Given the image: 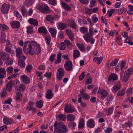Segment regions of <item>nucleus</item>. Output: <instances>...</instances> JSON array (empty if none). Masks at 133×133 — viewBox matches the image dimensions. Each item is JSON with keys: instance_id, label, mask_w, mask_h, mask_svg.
<instances>
[{"instance_id": "nucleus-41", "label": "nucleus", "mask_w": 133, "mask_h": 133, "mask_svg": "<svg viewBox=\"0 0 133 133\" xmlns=\"http://www.w3.org/2000/svg\"><path fill=\"white\" fill-rule=\"evenodd\" d=\"M92 19L93 22L95 23L98 21V19L96 14H94L92 16Z\"/></svg>"}, {"instance_id": "nucleus-53", "label": "nucleus", "mask_w": 133, "mask_h": 133, "mask_svg": "<svg viewBox=\"0 0 133 133\" xmlns=\"http://www.w3.org/2000/svg\"><path fill=\"white\" fill-rule=\"evenodd\" d=\"M129 75H128L125 72L123 78V80L124 82H126L128 80L129 78Z\"/></svg>"}, {"instance_id": "nucleus-60", "label": "nucleus", "mask_w": 133, "mask_h": 133, "mask_svg": "<svg viewBox=\"0 0 133 133\" xmlns=\"http://www.w3.org/2000/svg\"><path fill=\"white\" fill-rule=\"evenodd\" d=\"M124 7L123 6H121L118 10V13L119 14H121L124 12Z\"/></svg>"}, {"instance_id": "nucleus-58", "label": "nucleus", "mask_w": 133, "mask_h": 133, "mask_svg": "<svg viewBox=\"0 0 133 133\" xmlns=\"http://www.w3.org/2000/svg\"><path fill=\"white\" fill-rule=\"evenodd\" d=\"M123 126L125 127H130L132 126V124L131 122H128V123H125L123 124Z\"/></svg>"}, {"instance_id": "nucleus-11", "label": "nucleus", "mask_w": 133, "mask_h": 133, "mask_svg": "<svg viewBox=\"0 0 133 133\" xmlns=\"http://www.w3.org/2000/svg\"><path fill=\"white\" fill-rule=\"evenodd\" d=\"M3 122L6 125H10L12 124L14 122L12 119L7 117H5L3 119Z\"/></svg>"}, {"instance_id": "nucleus-12", "label": "nucleus", "mask_w": 133, "mask_h": 133, "mask_svg": "<svg viewBox=\"0 0 133 133\" xmlns=\"http://www.w3.org/2000/svg\"><path fill=\"white\" fill-rule=\"evenodd\" d=\"M9 8V5L6 4H4L2 6L1 8V11L3 13L6 14L8 12Z\"/></svg>"}, {"instance_id": "nucleus-4", "label": "nucleus", "mask_w": 133, "mask_h": 133, "mask_svg": "<svg viewBox=\"0 0 133 133\" xmlns=\"http://www.w3.org/2000/svg\"><path fill=\"white\" fill-rule=\"evenodd\" d=\"M83 37L87 43H89V42H91V43L92 44H93L94 43L95 39L92 38V36L91 35H90L88 34H87L85 36H83Z\"/></svg>"}, {"instance_id": "nucleus-28", "label": "nucleus", "mask_w": 133, "mask_h": 133, "mask_svg": "<svg viewBox=\"0 0 133 133\" xmlns=\"http://www.w3.org/2000/svg\"><path fill=\"white\" fill-rule=\"evenodd\" d=\"M14 14L16 16L19 20L20 21H21L22 20V16L18 11L17 10L15 11H14Z\"/></svg>"}, {"instance_id": "nucleus-40", "label": "nucleus", "mask_w": 133, "mask_h": 133, "mask_svg": "<svg viewBox=\"0 0 133 133\" xmlns=\"http://www.w3.org/2000/svg\"><path fill=\"white\" fill-rule=\"evenodd\" d=\"M79 49L81 51H83L85 50V48L84 46L79 43H77L76 44Z\"/></svg>"}, {"instance_id": "nucleus-49", "label": "nucleus", "mask_w": 133, "mask_h": 133, "mask_svg": "<svg viewBox=\"0 0 133 133\" xmlns=\"http://www.w3.org/2000/svg\"><path fill=\"white\" fill-rule=\"evenodd\" d=\"M68 125L70 128L73 129L75 128L76 124L75 122H72L70 123Z\"/></svg>"}, {"instance_id": "nucleus-37", "label": "nucleus", "mask_w": 133, "mask_h": 133, "mask_svg": "<svg viewBox=\"0 0 133 133\" xmlns=\"http://www.w3.org/2000/svg\"><path fill=\"white\" fill-rule=\"evenodd\" d=\"M67 120L68 121H73L75 119L74 116L71 114H69L68 115Z\"/></svg>"}, {"instance_id": "nucleus-35", "label": "nucleus", "mask_w": 133, "mask_h": 133, "mask_svg": "<svg viewBox=\"0 0 133 133\" xmlns=\"http://www.w3.org/2000/svg\"><path fill=\"white\" fill-rule=\"evenodd\" d=\"M67 25L64 24H60L58 26V29L60 30H63L67 27Z\"/></svg>"}, {"instance_id": "nucleus-18", "label": "nucleus", "mask_w": 133, "mask_h": 133, "mask_svg": "<svg viewBox=\"0 0 133 133\" xmlns=\"http://www.w3.org/2000/svg\"><path fill=\"white\" fill-rule=\"evenodd\" d=\"M61 4L65 10L69 11L71 10V7L66 3L63 2H61Z\"/></svg>"}, {"instance_id": "nucleus-32", "label": "nucleus", "mask_w": 133, "mask_h": 133, "mask_svg": "<svg viewBox=\"0 0 133 133\" xmlns=\"http://www.w3.org/2000/svg\"><path fill=\"white\" fill-rule=\"evenodd\" d=\"M12 86V83L11 82L9 81L6 85V89L7 90L9 91H11Z\"/></svg>"}, {"instance_id": "nucleus-25", "label": "nucleus", "mask_w": 133, "mask_h": 133, "mask_svg": "<svg viewBox=\"0 0 133 133\" xmlns=\"http://www.w3.org/2000/svg\"><path fill=\"white\" fill-rule=\"evenodd\" d=\"M56 116L60 121H63L65 119V116L63 114H57Z\"/></svg>"}, {"instance_id": "nucleus-64", "label": "nucleus", "mask_w": 133, "mask_h": 133, "mask_svg": "<svg viewBox=\"0 0 133 133\" xmlns=\"http://www.w3.org/2000/svg\"><path fill=\"white\" fill-rule=\"evenodd\" d=\"M85 72L83 71L79 77V80L81 81H82L85 77V75L84 74Z\"/></svg>"}, {"instance_id": "nucleus-50", "label": "nucleus", "mask_w": 133, "mask_h": 133, "mask_svg": "<svg viewBox=\"0 0 133 133\" xmlns=\"http://www.w3.org/2000/svg\"><path fill=\"white\" fill-rule=\"evenodd\" d=\"M80 30L81 33L84 34L87 32L88 31V29L87 28L83 27L80 28Z\"/></svg>"}, {"instance_id": "nucleus-20", "label": "nucleus", "mask_w": 133, "mask_h": 133, "mask_svg": "<svg viewBox=\"0 0 133 133\" xmlns=\"http://www.w3.org/2000/svg\"><path fill=\"white\" fill-rule=\"evenodd\" d=\"M6 72L5 70L3 68H0V79L3 78L4 75H6Z\"/></svg>"}, {"instance_id": "nucleus-51", "label": "nucleus", "mask_w": 133, "mask_h": 133, "mask_svg": "<svg viewBox=\"0 0 133 133\" xmlns=\"http://www.w3.org/2000/svg\"><path fill=\"white\" fill-rule=\"evenodd\" d=\"M13 60L11 59L8 58L6 62V64L7 65H11L13 64Z\"/></svg>"}, {"instance_id": "nucleus-33", "label": "nucleus", "mask_w": 133, "mask_h": 133, "mask_svg": "<svg viewBox=\"0 0 133 133\" xmlns=\"http://www.w3.org/2000/svg\"><path fill=\"white\" fill-rule=\"evenodd\" d=\"M80 53L79 51L77 50H74L73 54V57L75 59L78 57L79 56Z\"/></svg>"}, {"instance_id": "nucleus-1", "label": "nucleus", "mask_w": 133, "mask_h": 133, "mask_svg": "<svg viewBox=\"0 0 133 133\" xmlns=\"http://www.w3.org/2000/svg\"><path fill=\"white\" fill-rule=\"evenodd\" d=\"M23 49L26 53L32 55L38 54L41 51L39 45L36 42L34 41H25L24 44Z\"/></svg>"}, {"instance_id": "nucleus-21", "label": "nucleus", "mask_w": 133, "mask_h": 133, "mask_svg": "<svg viewBox=\"0 0 133 133\" xmlns=\"http://www.w3.org/2000/svg\"><path fill=\"white\" fill-rule=\"evenodd\" d=\"M28 22L30 24H31L34 25L36 26L38 24V22L36 19L30 18L28 20Z\"/></svg>"}, {"instance_id": "nucleus-54", "label": "nucleus", "mask_w": 133, "mask_h": 133, "mask_svg": "<svg viewBox=\"0 0 133 133\" xmlns=\"http://www.w3.org/2000/svg\"><path fill=\"white\" fill-rule=\"evenodd\" d=\"M51 37L50 36H46L45 38V39L46 41V43L48 45H49L50 42Z\"/></svg>"}, {"instance_id": "nucleus-29", "label": "nucleus", "mask_w": 133, "mask_h": 133, "mask_svg": "<svg viewBox=\"0 0 133 133\" xmlns=\"http://www.w3.org/2000/svg\"><path fill=\"white\" fill-rule=\"evenodd\" d=\"M62 54L61 53H59L57 55V60L55 62V63L57 64L61 62V56Z\"/></svg>"}, {"instance_id": "nucleus-16", "label": "nucleus", "mask_w": 133, "mask_h": 133, "mask_svg": "<svg viewBox=\"0 0 133 133\" xmlns=\"http://www.w3.org/2000/svg\"><path fill=\"white\" fill-rule=\"evenodd\" d=\"M48 30L53 37L54 38L56 37L57 32L56 29L53 28H50Z\"/></svg>"}, {"instance_id": "nucleus-44", "label": "nucleus", "mask_w": 133, "mask_h": 133, "mask_svg": "<svg viewBox=\"0 0 133 133\" xmlns=\"http://www.w3.org/2000/svg\"><path fill=\"white\" fill-rule=\"evenodd\" d=\"M46 18L47 21H50L54 20V17L51 15H48L46 16Z\"/></svg>"}, {"instance_id": "nucleus-59", "label": "nucleus", "mask_w": 133, "mask_h": 133, "mask_svg": "<svg viewBox=\"0 0 133 133\" xmlns=\"http://www.w3.org/2000/svg\"><path fill=\"white\" fill-rule=\"evenodd\" d=\"M118 61V60L117 59L114 60L111 63L110 65L111 66H116L117 64Z\"/></svg>"}, {"instance_id": "nucleus-39", "label": "nucleus", "mask_w": 133, "mask_h": 133, "mask_svg": "<svg viewBox=\"0 0 133 133\" xmlns=\"http://www.w3.org/2000/svg\"><path fill=\"white\" fill-rule=\"evenodd\" d=\"M125 72L129 76L133 74V68L128 69Z\"/></svg>"}, {"instance_id": "nucleus-7", "label": "nucleus", "mask_w": 133, "mask_h": 133, "mask_svg": "<svg viewBox=\"0 0 133 133\" xmlns=\"http://www.w3.org/2000/svg\"><path fill=\"white\" fill-rule=\"evenodd\" d=\"M64 70L63 69L61 68L58 69L56 74L57 79L59 80L62 79L64 76Z\"/></svg>"}, {"instance_id": "nucleus-24", "label": "nucleus", "mask_w": 133, "mask_h": 133, "mask_svg": "<svg viewBox=\"0 0 133 133\" xmlns=\"http://www.w3.org/2000/svg\"><path fill=\"white\" fill-rule=\"evenodd\" d=\"M53 96V94L52 91L50 90H48L46 94V97L48 99L51 98Z\"/></svg>"}, {"instance_id": "nucleus-61", "label": "nucleus", "mask_w": 133, "mask_h": 133, "mask_svg": "<svg viewBox=\"0 0 133 133\" xmlns=\"http://www.w3.org/2000/svg\"><path fill=\"white\" fill-rule=\"evenodd\" d=\"M133 93V88L128 89L127 91V93L128 95L132 94Z\"/></svg>"}, {"instance_id": "nucleus-14", "label": "nucleus", "mask_w": 133, "mask_h": 133, "mask_svg": "<svg viewBox=\"0 0 133 133\" xmlns=\"http://www.w3.org/2000/svg\"><path fill=\"white\" fill-rule=\"evenodd\" d=\"M118 78L117 75L114 73H112L109 75L108 77V81L110 82H113L116 80Z\"/></svg>"}, {"instance_id": "nucleus-46", "label": "nucleus", "mask_w": 133, "mask_h": 133, "mask_svg": "<svg viewBox=\"0 0 133 133\" xmlns=\"http://www.w3.org/2000/svg\"><path fill=\"white\" fill-rule=\"evenodd\" d=\"M59 47L61 50H64L65 48V44L63 42L61 43L59 45Z\"/></svg>"}, {"instance_id": "nucleus-45", "label": "nucleus", "mask_w": 133, "mask_h": 133, "mask_svg": "<svg viewBox=\"0 0 133 133\" xmlns=\"http://www.w3.org/2000/svg\"><path fill=\"white\" fill-rule=\"evenodd\" d=\"M35 0H26L25 2V3L27 6L32 4L34 2Z\"/></svg>"}, {"instance_id": "nucleus-36", "label": "nucleus", "mask_w": 133, "mask_h": 133, "mask_svg": "<svg viewBox=\"0 0 133 133\" xmlns=\"http://www.w3.org/2000/svg\"><path fill=\"white\" fill-rule=\"evenodd\" d=\"M78 96H81L83 98L88 99L89 98V96L87 94L81 93L78 95Z\"/></svg>"}, {"instance_id": "nucleus-26", "label": "nucleus", "mask_w": 133, "mask_h": 133, "mask_svg": "<svg viewBox=\"0 0 133 133\" xmlns=\"http://www.w3.org/2000/svg\"><path fill=\"white\" fill-rule=\"evenodd\" d=\"M114 108H105L104 109V111H106L107 115H109L111 114L113 112Z\"/></svg>"}, {"instance_id": "nucleus-31", "label": "nucleus", "mask_w": 133, "mask_h": 133, "mask_svg": "<svg viewBox=\"0 0 133 133\" xmlns=\"http://www.w3.org/2000/svg\"><path fill=\"white\" fill-rule=\"evenodd\" d=\"M16 98L17 100L19 101L21 100L22 99V95L19 92L16 93Z\"/></svg>"}, {"instance_id": "nucleus-13", "label": "nucleus", "mask_w": 133, "mask_h": 133, "mask_svg": "<svg viewBox=\"0 0 133 133\" xmlns=\"http://www.w3.org/2000/svg\"><path fill=\"white\" fill-rule=\"evenodd\" d=\"M72 63L71 61L66 62L64 65L65 69L68 71L71 70L72 68Z\"/></svg>"}, {"instance_id": "nucleus-5", "label": "nucleus", "mask_w": 133, "mask_h": 133, "mask_svg": "<svg viewBox=\"0 0 133 133\" xmlns=\"http://www.w3.org/2000/svg\"><path fill=\"white\" fill-rule=\"evenodd\" d=\"M14 48L15 50L16 57L18 59H20L23 54L22 48L19 47L17 48L15 45L14 46Z\"/></svg>"}, {"instance_id": "nucleus-9", "label": "nucleus", "mask_w": 133, "mask_h": 133, "mask_svg": "<svg viewBox=\"0 0 133 133\" xmlns=\"http://www.w3.org/2000/svg\"><path fill=\"white\" fill-rule=\"evenodd\" d=\"M20 80L22 82L24 83L28 84L30 81V79L25 75H23L20 77Z\"/></svg>"}, {"instance_id": "nucleus-19", "label": "nucleus", "mask_w": 133, "mask_h": 133, "mask_svg": "<svg viewBox=\"0 0 133 133\" xmlns=\"http://www.w3.org/2000/svg\"><path fill=\"white\" fill-rule=\"evenodd\" d=\"M38 31L39 32L45 34L48 32L46 29L43 26H41L38 29Z\"/></svg>"}, {"instance_id": "nucleus-30", "label": "nucleus", "mask_w": 133, "mask_h": 133, "mask_svg": "<svg viewBox=\"0 0 133 133\" xmlns=\"http://www.w3.org/2000/svg\"><path fill=\"white\" fill-rule=\"evenodd\" d=\"M24 89L25 87L22 84L17 86L16 88V90L17 91H23L24 90Z\"/></svg>"}, {"instance_id": "nucleus-3", "label": "nucleus", "mask_w": 133, "mask_h": 133, "mask_svg": "<svg viewBox=\"0 0 133 133\" xmlns=\"http://www.w3.org/2000/svg\"><path fill=\"white\" fill-rule=\"evenodd\" d=\"M37 8L39 9L40 11L44 13H48L50 11L48 7L44 3H42L40 5L39 7L37 6Z\"/></svg>"}, {"instance_id": "nucleus-23", "label": "nucleus", "mask_w": 133, "mask_h": 133, "mask_svg": "<svg viewBox=\"0 0 133 133\" xmlns=\"http://www.w3.org/2000/svg\"><path fill=\"white\" fill-rule=\"evenodd\" d=\"M102 58L101 57H97L93 59V61L96 62L98 64H100L102 61Z\"/></svg>"}, {"instance_id": "nucleus-27", "label": "nucleus", "mask_w": 133, "mask_h": 133, "mask_svg": "<svg viewBox=\"0 0 133 133\" xmlns=\"http://www.w3.org/2000/svg\"><path fill=\"white\" fill-rule=\"evenodd\" d=\"M6 53L4 52L0 53V58L2 60H5L7 59Z\"/></svg>"}, {"instance_id": "nucleus-22", "label": "nucleus", "mask_w": 133, "mask_h": 133, "mask_svg": "<svg viewBox=\"0 0 133 133\" xmlns=\"http://www.w3.org/2000/svg\"><path fill=\"white\" fill-rule=\"evenodd\" d=\"M85 121L83 119H81L79 121L78 128L81 129L83 128L84 126Z\"/></svg>"}, {"instance_id": "nucleus-38", "label": "nucleus", "mask_w": 133, "mask_h": 133, "mask_svg": "<svg viewBox=\"0 0 133 133\" xmlns=\"http://www.w3.org/2000/svg\"><path fill=\"white\" fill-rule=\"evenodd\" d=\"M18 65L22 67H24L25 66V63L24 61L19 59L18 62Z\"/></svg>"}, {"instance_id": "nucleus-8", "label": "nucleus", "mask_w": 133, "mask_h": 133, "mask_svg": "<svg viewBox=\"0 0 133 133\" xmlns=\"http://www.w3.org/2000/svg\"><path fill=\"white\" fill-rule=\"evenodd\" d=\"M74 107L71 105H66L64 108L65 111L68 113L72 112L74 111Z\"/></svg>"}, {"instance_id": "nucleus-10", "label": "nucleus", "mask_w": 133, "mask_h": 133, "mask_svg": "<svg viewBox=\"0 0 133 133\" xmlns=\"http://www.w3.org/2000/svg\"><path fill=\"white\" fill-rule=\"evenodd\" d=\"M95 124V121L93 119H90L87 122V125L89 128H94Z\"/></svg>"}, {"instance_id": "nucleus-42", "label": "nucleus", "mask_w": 133, "mask_h": 133, "mask_svg": "<svg viewBox=\"0 0 133 133\" xmlns=\"http://www.w3.org/2000/svg\"><path fill=\"white\" fill-rule=\"evenodd\" d=\"M125 91L124 89L120 90L118 92L117 96H119L124 95L125 93Z\"/></svg>"}, {"instance_id": "nucleus-34", "label": "nucleus", "mask_w": 133, "mask_h": 133, "mask_svg": "<svg viewBox=\"0 0 133 133\" xmlns=\"http://www.w3.org/2000/svg\"><path fill=\"white\" fill-rule=\"evenodd\" d=\"M36 106L37 107L41 108L43 106V102L42 100L37 101L36 103Z\"/></svg>"}, {"instance_id": "nucleus-48", "label": "nucleus", "mask_w": 133, "mask_h": 133, "mask_svg": "<svg viewBox=\"0 0 133 133\" xmlns=\"http://www.w3.org/2000/svg\"><path fill=\"white\" fill-rule=\"evenodd\" d=\"M13 70V68L11 66L9 67H8L6 69L7 72L9 74L12 73Z\"/></svg>"}, {"instance_id": "nucleus-56", "label": "nucleus", "mask_w": 133, "mask_h": 133, "mask_svg": "<svg viewBox=\"0 0 133 133\" xmlns=\"http://www.w3.org/2000/svg\"><path fill=\"white\" fill-rule=\"evenodd\" d=\"M96 0H90V7H92L96 5Z\"/></svg>"}, {"instance_id": "nucleus-55", "label": "nucleus", "mask_w": 133, "mask_h": 133, "mask_svg": "<svg viewBox=\"0 0 133 133\" xmlns=\"http://www.w3.org/2000/svg\"><path fill=\"white\" fill-rule=\"evenodd\" d=\"M22 13L24 16H26L27 14V12L26 9L24 8H22L21 9Z\"/></svg>"}, {"instance_id": "nucleus-47", "label": "nucleus", "mask_w": 133, "mask_h": 133, "mask_svg": "<svg viewBox=\"0 0 133 133\" xmlns=\"http://www.w3.org/2000/svg\"><path fill=\"white\" fill-rule=\"evenodd\" d=\"M8 27L6 25L3 24H0V30H5L8 29Z\"/></svg>"}, {"instance_id": "nucleus-52", "label": "nucleus", "mask_w": 133, "mask_h": 133, "mask_svg": "<svg viewBox=\"0 0 133 133\" xmlns=\"http://www.w3.org/2000/svg\"><path fill=\"white\" fill-rule=\"evenodd\" d=\"M26 32L28 33H30L33 31V27L30 26H28L26 27Z\"/></svg>"}, {"instance_id": "nucleus-6", "label": "nucleus", "mask_w": 133, "mask_h": 133, "mask_svg": "<svg viewBox=\"0 0 133 133\" xmlns=\"http://www.w3.org/2000/svg\"><path fill=\"white\" fill-rule=\"evenodd\" d=\"M121 87V85L119 82H116L112 88H111V90L113 93L115 94L119 89Z\"/></svg>"}, {"instance_id": "nucleus-43", "label": "nucleus", "mask_w": 133, "mask_h": 133, "mask_svg": "<svg viewBox=\"0 0 133 133\" xmlns=\"http://www.w3.org/2000/svg\"><path fill=\"white\" fill-rule=\"evenodd\" d=\"M70 26L73 28L75 29L76 28L77 26L75 22L73 20L70 21Z\"/></svg>"}, {"instance_id": "nucleus-2", "label": "nucleus", "mask_w": 133, "mask_h": 133, "mask_svg": "<svg viewBox=\"0 0 133 133\" xmlns=\"http://www.w3.org/2000/svg\"><path fill=\"white\" fill-rule=\"evenodd\" d=\"M55 133H58L59 132L60 133L66 132L67 131V128L63 123H55L54 124Z\"/></svg>"}, {"instance_id": "nucleus-57", "label": "nucleus", "mask_w": 133, "mask_h": 133, "mask_svg": "<svg viewBox=\"0 0 133 133\" xmlns=\"http://www.w3.org/2000/svg\"><path fill=\"white\" fill-rule=\"evenodd\" d=\"M26 109L29 111H31L34 114H35L36 111V109L33 107L32 108L28 107L27 108H26Z\"/></svg>"}, {"instance_id": "nucleus-62", "label": "nucleus", "mask_w": 133, "mask_h": 133, "mask_svg": "<svg viewBox=\"0 0 133 133\" xmlns=\"http://www.w3.org/2000/svg\"><path fill=\"white\" fill-rule=\"evenodd\" d=\"M56 56V55L54 54H51L49 58L50 61L51 62L54 61L55 59Z\"/></svg>"}, {"instance_id": "nucleus-15", "label": "nucleus", "mask_w": 133, "mask_h": 133, "mask_svg": "<svg viewBox=\"0 0 133 133\" xmlns=\"http://www.w3.org/2000/svg\"><path fill=\"white\" fill-rule=\"evenodd\" d=\"M98 10V8L97 7H96L92 9H86L85 11L88 14H91L97 12Z\"/></svg>"}, {"instance_id": "nucleus-63", "label": "nucleus", "mask_w": 133, "mask_h": 133, "mask_svg": "<svg viewBox=\"0 0 133 133\" xmlns=\"http://www.w3.org/2000/svg\"><path fill=\"white\" fill-rule=\"evenodd\" d=\"M32 69V66L30 65H28L26 66V69L28 72L31 71Z\"/></svg>"}, {"instance_id": "nucleus-17", "label": "nucleus", "mask_w": 133, "mask_h": 133, "mask_svg": "<svg viewBox=\"0 0 133 133\" xmlns=\"http://www.w3.org/2000/svg\"><path fill=\"white\" fill-rule=\"evenodd\" d=\"M11 26L14 28H18L20 26V23L18 22L14 21L10 23Z\"/></svg>"}]
</instances>
